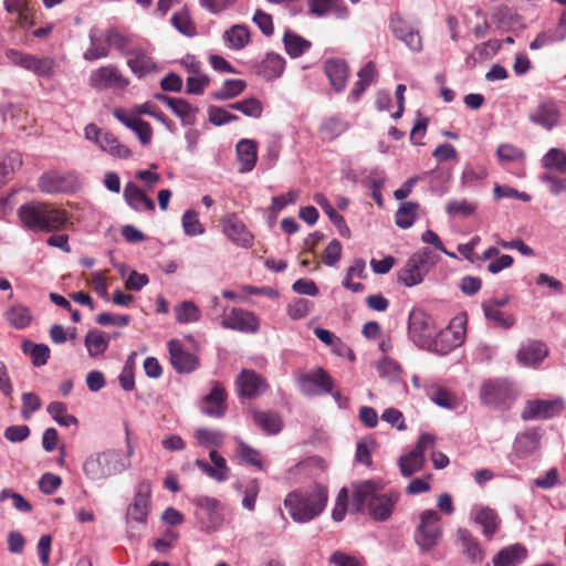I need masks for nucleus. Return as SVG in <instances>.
Masks as SVG:
<instances>
[{"mask_svg": "<svg viewBox=\"0 0 566 566\" xmlns=\"http://www.w3.org/2000/svg\"><path fill=\"white\" fill-rule=\"evenodd\" d=\"M132 452L129 448L126 453L109 449L91 454L83 463V471L93 481L120 474L129 468Z\"/></svg>", "mask_w": 566, "mask_h": 566, "instance_id": "nucleus-4", "label": "nucleus"}, {"mask_svg": "<svg viewBox=\"0 0 566 566\" xmlns=\"http://www.w3.org/2000/svg\"><path fill=\"white\" fill-rule=\"evenodd\" d=\"M377 370L381 378L388 379L389 381H398L401 378L402 369L400 365L388 357L378 361Z\"/></svg>", "mask_w": 566, "mask_h": 566, "instance_id": "nucleus-54", "label": "nucleus"}, {"mask_svg": "<svg viewBox=\"0 0 566 566\" xmlns=\"http://www.w3.org/2000/svg\"><path fill=\"white\" fill-rule=\"evenodd\" d=\"M358 81L354 84L350 91L349 98L357 102L366 88L376 81L377 70L374 62H368L358 72Z\"/></svg>", "mask_w": 566, "mask_h": 566, "instance_id": "nucleus-32", "label": "nucleus"}, {"mask_svg": "<svg viewBox=\"0 0 566 566\" xmlns=\"http://www.w3.org/2000/svg\"><path fill=\"white\" fill-rule=\"evenodd\" d=\"M247 88V83L243 80L231 78L227 80L220 90L211 93V97L216 101H226L240 95Z\"/></svg>", "mask_w": 566, "mask_h": 566, "instance_id": "nucleus-42", "label": "nucleus"}, {"mask_svg": "<svg viewBox=\"0 0 566 566\" xmlns=\"http://www.w3.org/2000/svg\"><path fill=\"white\" fill-rule=\"evenodd\" d=\"M530 120L547 130L556 127L560 120L557 103L552 99L543 101L531 112Z\"/></svg>", "mask_w": 566, "mask_h": 566, "instance_id": "nucleus-18", "label": "nucleus"}, {"mask_svg": "<svg viewBox=\"0 0 566 566\" xmlns=\"http://www.w3.org/2000/svg\"><path fill=\"white\" fill-rule=\"evenodd\" d=\"M327 500V488L317 484L310 491L290 492L284 499V506L294 522L306 523L324 511Z\"/></svg>", "mask_w": 566, "mask_h": 566, "instance_id": "nucleus-3", "label": "nucleus"}, {"mask_svg": "<svg viewBox=\"0 0 566 566\" xmlns=\"http://www.w3.org/2000/svg\"><path fill=\"white\" fill-rule=\"evenodd\" d=\"M227 391L218 381L212 384L211 391L202 398L201 411L214 418H221L227 411Z\"/></svg>", "mask_w": 566, "mask_h": 566, "instance_id": "nucleus-17", "label": "nucleus"}, {"mask_svg": "<svg viewBox=\"0 0 566 566\" xmlns=\"http://www.w3.org/2000/svg\"><path fill=\"white\" fill-rule=\"evenodd\" d=\"M344 124L337 118L326 119L319 127L321 136L324 140H333L344 132Z\"/></svg>", "mask_w": 566, "mask_h": 566, "instance_id": "nucleus-58", "label": "nucleus"}, {"mask_svg": "<svg viewBox=\"0 0 566 566\" xmlns=\"http://www.w3.org/2000/svg\"><path fill=\"white\" fill-rule=\"evenodd\" d=\"M88 85L96 91H124L129 85V80L115 65L109 64L92 71Z\"/></svg>", "mask_w": 566, "mask_h": 566, "instance_id": "nucleus-10", "label": "nucleus"}, {"mask_svg": "<svg viewBox=\"0 0 566 566\" xmlns=\"http://www.w3.org/2000/svg\"><path fill=\"white\" fill-rule=\"evenodd\" d=\"M426 459L423 454H419L415 451H410L408 454L400 457L399 469L401 475L409 478L412 474L422 470Z\"/></svg>", "mask_w": 566, "mask_h": 566, "instance_id": "nucleus-41", "label": "nucleus"}, {"mask_svg": "<svg viewBox=\"0 0 566 566\" xmlns=\"http://www.w3.org/2000/svg\"><path fill=\"white\" fill-rule=\"evenodd\" d=\"M126 203L135 211H155V202L136 184L128 182L124 188Z\"/></svg>", "mask_w": 566, "mask_h": 566, "instance_id": "nucleus-24", "label": "nucleus"}, {"mask_svg": "<svg viewBox=\"0 0 566 566\" xmlns=\"http://www.w3.org/2000/svg\"><path fill=\"white\" fill-rule=\"evenodd\" d=\"M438 261L437 255L428 248L413 253L398 273V282L407 287L422 282L424 274Z\"/></svg>", "mask_w": 566, "mask_h": 566, "instance_id": "nucleus-6", "label": "nucleus"}, {"mask_svg": "<svg viewBox=\"0 0 566 566\" xmlns=\"http://www.w3.org/2000/svg\"><path fill=\"white\" fill-rule=\"evenodd\" d=\"M22 226L34 232H55L65 229L70 223L66 210L46 201H30L18 209Z\"/></svg>", "mask_w": 566, "mask_h": 566, "instance_id": "nucleus-2", "label": "nucleus"}, {"mask_svg": "<svg viewBox=\"0 0 566 566\" xmlns=\"http://www.w3.org/2000/svg\"><path fill=\"white\" fill-rule=\"evenodd\" d=\"M98 147L111 156L118 157L120 159H127L132 155L129 148L123 145L117 137L108 132H105L102 135Z\"/></svg>", "mask_w": 566, "mask_h": 566, "instance_id": "nucleus-39", "label": "nucleus"}, {"mask_svg": "<svg viewBox=\"0 0 566 566\" xmlns=\"http://www.w3.org/2000/svg\"><path fill=\"white\" fill-rule=\"evenodd\" d=\"M382 486L374 481H363L353 491V507L357 513L366 512L374 521H388L400 499L397 491L380 492Z\"/></svg>", "mask_w": 566, "mask_h": 566, "instance_id": "nucleus-1", "label": "nucleus"}, {"mask_svg": "<svg viewBox=\"0 0 566 566\" xmlns=\"http://www.w3.org/2000/svg\"><path fill=\"white\" fill-rule=\"evenodd\" d=\"M482 308L486 319L493 322L496 326L510 328L515 323L513 315L503 313L494 305L482 304Z\"/></svg>", "mask_w": 566, "mask_h": 566, "instance_id": "nucleus-51", "label": "nucleus"}, {"mask_svg": "<svg viewBox=\"0 0 566 566\" xmlns=\"http://www.w3.org/2000/svg\"><path fill=\"white\" fill-rule=\"evenodd\" d=\"M41 408V400L34 392H24L22 395V409L21 416L23 419H29L32 413Z\"/></svg>", "mask_w": 566, "mask_h": 566, "instance_id": "nucleus-63", "label": "nucleus"}, {"mask_svg": "<svg viewBox=\"0 0 566 566\" xmlns=\"http://www.w3.org/2000/svg\"><path fill=\"white\" fill-rule=\"evenodd\" d=\"M538 448V437L535 431H526L518 434L514 442V450L517 455L526 457Z\"/></svg>", "mask_w": 566, "mask_h": 566, "instance_id": "nucleus-43", "label": "nucleus"}, {"mask_svg": "<svg viewBox=\"0 0 566 566\" xmlns=\"http://www.w3.org/2000/svg\"><path fill=\"white\" fill-rule=\"evenodd\" d=\"M474 521L482 526L483 535L489 539L499 531L501 518L495 510L488 506H479L473 511Z\"/></svg>", "mask_w": 566, "mask_h": 566, "instance_id": "nucleus-27", "label": "nucleus"}, {"mask_svg": "<svg viewBox=\"0 0 566 566\" xmlns=\"http://www.w3.org/2000/svg\"><path fill=\"white\" fill-rule=\"evenodd\" d=\"M238 159L241 164L240 171H251L258 159V145L252 139H242L237 144L235 147Z\"/></svg>", "mask_w": 566, "mask_h": 566, "instance_id": "nucleus-30", "label": "nucleus"}, {"mask_svg": "<svg viewBox=\"0 0 566 566\" xmlns=\"http://www.w3.org/2000/svg\"><path fill=\"white\" fill-rule=\"evenodd\" d=\"M527 556L526 548L521 544L510 545L501 549L492 559L493 566H517Z\"/></svg>", "mask_w": 566, "mask_h": 566, "instance_id": "nucleus-29", "label": "nucleus"}, {"mask_svg": "<svg viewBox=\"0 0 566 566\" xmlns=\"http://www.w3.org/2000/svg\"><path fill=\"white\" fill-rule=\"evenodd\" d=\"M113 115L123 125L130 128L143 145H148L153 139V128L148 122L138 116H133L124 108H115Z\"/></svg>", "mask_w": 566, "mask_h": 566, "instance_id": "nucleus-19", "label": "nucleus"}, {"mask_svg": "<svg viewBox=\"0 0 566 566\" xmlns=\"http://www.w3.org/2000/svg\"><path fill=\"white\" fill-rule=\"evenodd\" d=\"M6 316L10 324L19 329L25 328L32 318L30 310L23 305H13Z\"/></svg>", "mask_w": 566, "mask_h": 566, "instance_id": "nucleus-48", "label": "nucleus"}, {"mask_svg": "<svg viewBox=\"0 0 566 566\" xmlns=\"http://www.w3.org/2000/svg\"><path fill=\"white\" fill-rule=\"evenodd\" d=\"M324 72L335 91L342 92L346 87L349 69L345 60L337 57L326 60Z\"/></svg>", "mask_w": 566, "mask_h": 566, "instance_id": "nucleus-22", "label": "nucleus"}, {"mask_svg": "<svg viewBox=\"0 0 566 566\" xmlns=\"http://www.w3.org/2000/svg\"><path fill=\"white\" fill-rule=\"evenodd\" d=\"M389 28L394 36L403 42L409 50L413 52L422 50V39L419 31L400 14L395 13L390 17Z\"/></svg>", "mask_w": 566, "mask_h": 566, "instance_id": "nucleus-12", "label": "nucleus"}, {"mask_svg": "<svg viewBox=\"0 0 566 566\" xmlns=\"http://www.w3.org/2000/svg\"><path fill=\"white\" fill-rule=\"evenodd\" d=\"M476 207L469 202L468 200H451L446 206V211L448 214H460L463 217H469L474 213Z\"/></svg>", "mask_w": 566, "mask_h": 566, "instance_id": "nucleus-62", "label": "nucleus"}, {"mask_svg": "<svg viewBox=\"0 0 566 566\" xmlns=\"http://www.w3.org/2000/svg\"><path fill=\"white\" fill-rule=\"evenodd\" d=\"M151 484L149 481L138 483L134 501L129 505L127 516L135 522L145 523L150 511Z\"/></svg>", "mask_w": 566, "mask_h": 566, "instance_id": "nucleus-16", "label": "nucleus"}, {"mask_svg": "<svg viewBox=\"0 0 566 566\" xmlns=\"http://www.w3.org/2000/svg\"><path fill=\"white\" fill-rule=\"evenodd\" d=\"M543 166L566 174V153L558 148H552L543 157Z\"/></svg>", "mask_w": 566, "mask_h": 566, "instance_id": "nucleus-52", "label": "nucleus"}, {"mask_svg": "<svg viewBox=\"0 0 566 566\" xmlns=\"http://www.w3.org/2000/svg\"><path fill=\"white\" fill-rule=\"evenodd\" d=\"M168 349L171 365L178 373H190L197 368L198 358L186 350L180 340L171 339L168 343Z\"/></svg>", "mask_w": 566, "mask_h": 566, "instance_id": "nucleus-20", "label": "nucleus"}, {"mask_svg": "<svg viewBox=\"0 0 566 566\" xmlns=\"http://www.w3.org/2000/svg\"><path fill=\"white\" fill-rule=\"evenodd\" d=\"M223 233L234 244L251 248L254 237L235 213H228L221 219Z\"/></svg>", "mask_w": 566, "mask_h": 566, "instance_id": "nucleus-14", "label": "nucleus"}, {"mask_svg": "<svg viewBox=\"0 0 566 566\" xmlns=\"http://www.w3.org/2000/svg\"><path fill=\"white\" fill-rule=\"evenodd\" d=\"M171 23L181 34L188 38H193L197 34V27L185 10L175 12L171 17Z\"/></svg>", "mask_w": 566, "mask_h": 566, "instance_id": "nucleus-49", "label": "nucleus"}, {"mask_svg": "<svg viewBox=\"0 0 566 566\" xmlns=\"http://www.w3.org/2000/svg\"><path fill=\"white\" fill-rule=\"evenodd\" d=\"M170 109L172 113L180 118L182 125L190 126L196 123V115L198 113V108L192 106L189 102L184 98H177L176 102L171 105Z\"/></svg>", "mask_w": 566, "mask_h": 566, "instance_id": "nucleus-46", "label": "nucleus"}, {"mask_svg": "<svg viewBox=\"0 0 566 566\" xmlns=\"http://www.w3.org/2000/svg\"><path fill=\"white\" fill-rule=\"evenodd\" d=\"M300 382L303 390L308 394L312 391L307 389V385H314L317 388L316 394H331L334 388L333 378L322 367H317L312 373L302 374L300 376Z\"/></svg>", "mask_w": 566, "mask_h": 566, "instance_id": "nucleus-23", "label": "nucleus"}, {"mask_svg": "<svg viewBox=\"0 0 566 566\" xmlns=\"http://www.w3.org/2000/svg\"><path fill=\"white\" fill-rule=\"evenodd\" d=\"M108 336L98 329L88 331L84 338L85 347L92 358L103 355L108 348Z\"/></svg>", "mask_w": 566, "mask_h": 566, "instance_id": "nucleus-35", "label": "nucleus"}, {"mask_svg": "<svg viewBox=\"0 0 566 566\" xmlns=\"http://www.w3.org/2000/svg\"><path fill=\"white\" fill-rule=\"evenodd\" d=\"M457 541L461 545L463 553L473 562L480 563L484 558V552L473 536V534L467 528H459L457 531Z\"/></svg>", "mask_w": 566, "mask_h": 566, "instance_id": "nucleus-28", "label": "nucleus"}, {"mask_svg": "<svg viewBox=\"0 0 566 566\" xmlns=\"http://www.w3.org/2000/svg\"><path fill=\"white\" fill-rule=\"evenodd\" d=\"M563 409L564 401L560 398L530 400L526 402L521 417L524 420L551 419L558 416Z\"/></svg>", "mask_w": 566, "mask_h": 566, "instance_id": "nucleus-13", "label": "nucleus"}, {"mask_svg": "<svg viewBox=\"0 0 566 566\" xmlns=\"http://www.w3.org/2000/svg\"><path fill=\"white\" fill-rule=\"evenodd\" d=\"M408 332L418 347L430 348L437 334V326L428 313L413 308L409 314Z\"/></svg>", "mask_w": 566, "mask_h": 566, "instance_id": "nucleus-7", "label": "nucleus"}, {"mask_svg": "<svg viewBox=\"0 0 566 566\" xmlns=\"http://www.w3.org/2000/svg\"><path fill=\"white\" fill-rule=\"evenodd\" d=\"M6 56L12 64L31 71L40 77L51 78L55 73L56 63L50 56L40 57L14 49H9Z\"/></svg>", "mask_w": 566, "mask_h": 566, "instance_id": "nucleus-9", "label": "nucleus"}, {"mask_svg": "<svg viewBox=\"0 0 566 566\" xmlns=\"http://www.w3.org/2000/svg\"><path fill=\"white\" fill-rule=\"evenodd\" d=\"M109 53L108 44H103L101 40L91 36V46L84 52L83 57L86 61H96L106 57Z\"/></svg>", "mask_w": 566, "mask_h": 566, "instance_id": "nucleus-61", "label": "nucleus"}, {"mask_svg": "<svg viewBox=\"0 0 566 566\" xmlns=\"http://www.w3.org/2000/svg\"><path fill=\"white\" fill-rule=\"evenodd\" d=\"M209 120L216 126L238 120V116L229 113L222 107L211 105L208 108Z\"/></svg>", "mask_w": 566, "mask_h": 566, "instance_id": "nucleus-60", "label": "nucleus"}, {"mask_svg": "<svg viewBox=\"0 0 566 566\" xmlns=\"http://www.w3.org/2000/svg\"><path fill=\"white\" fill-rule=\"evenodd\" d=\"M314 200L328 216L329 220L337 227L339 234L348 239L350 237V230L347 227L344 217L334 209L328 199L323 193H316L314 196Z\"/></svg>", "mask_w": 566, "mask_h": 566, "instance_id": "nucleus-34", "label": "nucleus"}, {"mask_svg": "<svg viewBox=\"0 0 566 566\" xmlns=\"http://www.w3.org/2000/svg\"><path fill=\"white\" fill-rule=\"evenodd\" d=\"M285 59L280 54L269 53L258 65V74L268 81L277 78L285 69Z\"/></svg>", "mask_w": 566, "mask_h": 566, "instance_id": "nucleus-31", "label": "nucleus"}, {"mask_svg": "<svg viewBox=\"0 0 566 566\" xmlns=\"http://www.w3.org/2000/svg\"><path fill=\"white\" fill-rule=\"evenodd\" d=\"M465 325L467 321L463 316L454 317L446 328L440 332L437 331L430 349L440 355H446L459 347L465 337Z\"/></svg>", "mask_w": 566, "mask_h": 566, "instance_id": "nucleus-8", "label": "nucleus"}, {"mask_svg": "<svg viewBox=\"0 0 566 566\" xmlns=\"http://www.w3.org/2000/svg\"><path fill=\"white\" fill-rule=\"evenodd\" d=\"M283 43L286 53L292 59L300 57L312 46L310 41L289 30L283 35Z\"/></svg>", "mask_w": 566, "mask_h": 566, "instance_id": "nucleus-38", "label": "nucleus"}, {"mask_svg": "<svg viewBox=\"0 0 566 566\" xmlns=\"http://www.w3.org/2000/svg\"><path fill=\"white\" fill-rule=\"evenodd\" d=\"M223 40L232 50H242L251 41L250 29L245 24H235L224 31Z\"/></svg>", "mask_w": 566, "mask_h": 566, "instance_id": "nucleus-33", "label": "nucleus"}, {"mask_svg": "<svg viewBox=\"0 0 566 566\" xmlns=\"http://www.w3.org/2000/svg\"><path fill=\"white\" fill-rule=\"evenodd\" d=\"M342 256V244L337 239H333L325 248L322 259L328 266H334Z\"/></svg>", "mask_w": 566, "mask_h": 566, "instance_id": "nucleus-64", "label": "nucleus"}, {"mask_svg": "<svg viewBox=\"0 0 566 566\" xmlns=\"http://www.w3.org/2000/svg\"><path fill=\"white\" fill-rule=\"evenodd\" d=\"M195 439L201 447H219L222 443L223 436L218 430L199 428L195 432Z\"/></svg>", "mask_w": 566, "mask_h": 566, "instance_id": "nucleus-55", "label": "nucleus"}, {"mask_svg": "<svg viewBox=\"0 0 566 566\" xmlns=\"http://www.w3.org/2000/svg\"><path fill=\"white\" fill-rule=\"evenodd\" d=\"M442 537L441 516L434 510H424L419 514L413 538L422 553L430 552Z\"/></svg>", "mask_w": 566, "mask_h": 566, "instance_id": "nucleus-5", "label": "nucleus"}, {"mask_svg": "<svg viewBox=\"0 0 566 566\" xmlns=\"http://www.w3.org/2000/svg\"><path fill=\"white\" fill-rule=\"evenodd\" d=\"M513 385L506 379H491L485 381L480 390L483 403L492 407L509 405L515 398Z\"/></svg>", "mask_w": 566, "mask_h": 566, "instance_id": "nucleus-11", "label": "nucleus"}, {"mask_svg": "<svg viewBox=\"0 0 566 566\" xmlns=\"http://www.w3.org/2000/svg\"><path fill=\"white\" fill-rule=\"evenodd\" d=\"M230 108L239 111L245 116L259 118L263 112V104L255 97H249L230 104Z\"/></svg>", "mask_w": 566, "mask_h": 566, "instance_id": "nucleus-50", "label": "nucleus"}, {"mask_svg": "<svg viewBox=\"0 0 566 566\" xmlns=\"http://www.w3.org/2000/svg\"><path fill=\"white\" fill-rule=\"evenodd\" d=\"M420 206L413 201H405L400 203L398 210L395 213V222L401 229L410 228L416 218Z\"/></svg>", "mask_w": 566, "mask_h": 566, "instance_id": "nucleus-40", "label": "nucleus"}, {"mask_svg": "<svg viewBox=\"0 0 566 566\" xmlns=\"http://www.w3.org/2000/svg\"><path fill=\"white\" fill-rule=\"evenodd\" d=\"M548 353L545 343L531 340L518 350L517 360L524 366H537L548 356Z\"/></svg>", "mask_w": 566, "mask_h": 566, "instance_id": "nucleus-25", "label": "nucleus"}, {"mask_svg": "<svg viewBox=\"0 0 566 566\" xmlns=\"http://www.w3.org/2000/svg\"><path fill=\"white\" fill-rule=\"evenodd\" d=\"M201 312L195 303L184 301L175 307L176 321L181 324L193 323L200 319Z\"/></svg>", "mask_w": 566, "mask_h": 566, "instance_id": "nucleus-47", "label": "nucleus"}, {"mask_svg": "<svg viewBox=\"0 0 566 566\" xmlns=\"http://www.w3.org/2000/svg\"><path fill=\"white\" fill-rule=\"evenodd\" d=\"M253 420L268 434H276L283 427L280 415L274 411H254Z\"/></svg>", "mask_w": 566, "mask_h": 566, "instance_id": "nucleus-36", "label": "nucleus"}, {"mask_svg": "<svg viewBox=\"0 0 566 566\" xmlns=\"http://www.w3.org/2000/svg\"><path fill=\"white\" fill-rule=\"evenodd\" d=\"M182 228L187 235L196 237L205 233V228L195 210H187L182 216Z\"/></svg>", "mask_w": 566, "mask_h": 566, "instance_id": "nucleus-56", "label": "nucleus"}, {"mask_svg": "<svg viewBox=\"0 0 566 566\" xmlns=\"http://www.w3.org/2000/svg\"><path fill=\"white\" fill-rule=\"evenodd\" d=\"M105 42L109 46H113L114 49L118 50L124 55L127 50L133 49V35L120 32L116 28H111L106 31Z\"/></svg>", "mask_w": 566, "mask_h": 566, "instance_id": "nucleus-44", "label": "nucleus"}, {"mask_svg": "<svg viewBox=\"0 0 566 566\" xmlns=\"http://www.w3.org/2000/svg\"><path fill=\"white\" fill-rule=\"evenodd\" d=\"M430 399L438 406L453 409L457 407V399L448 389L437 387L430 395Z\"/></svg>", "mask_w": 566, "mask_h": 566, "instance_id": "nucleus-59", "label": "nucleus"}, {"mask_svg": "<svg viewBox=\"0 0 566 566\" xmlns=\"http://www.w3.org/2000/svg\"><path fill=\"white\" fill-rule=\"evenodd\" d=\"M38 186L45 193L63 192L69 188L66 177L56 171L43 174L39 179Z\"/></svg>", "mask_w": 566, "mask_h": 566, "instance_id": "nucleus-37", "label": "nucleus"}, {"mask_svg": "<svg viewBox=\"0 0 566 566\" xmlns=\"http://www.w3.org/2000/svg\"><path fill=\"white\" fill-rule=\"evenodd\" d=\"M125 55L130 56L127 61V65L130 71L138 77L150 73L155 70L156 64L150 56H148L142 48H133L127 50Z\"/></svg>", "mask_w": 566, "mask_h": 566, "instance_id": "nucleus-26", "label": "nucleus"}, {"mask_svg": "<svg viewBox=\"0 0 566 566\" xmlns=\"http://www.w3.org/2000/svg\"><path fill=\"white\" fill-rule=\"evenodd\" d=\"M238 457L247 464L253 465L259 470L263 469L262 461L260 459V452L241 440H238L237 448Z\"/></svg>", "mask_w": 566, "mask_h": 566, "instance_id": "nucleus-57", "label": "nucleus"}, {"mask_svg": "<svg viewBox=\"0 0 566 566\" xmlns=\"http://www.w3.org/2000/svg\"><path fill=\"white\" fill-rule=\"evenodd\" d=\"M67 408L64 402L53 401L48 406L50 416L61 426L69 427L75 424L77 419L66 412Z\"/></svg>", "mask_w": 566, "mask_h": 566, "instance_id": "nucleus-53", "label": "nucleus"}, {"mask_svg": "<svg viewBox=\"0 0 566 566\" xmlns=\"http://www.w3.org/2000/svg\"><path fill=\"white\" fill-rule=\"evenodd\" d=\"M22 352L30 355L32 364L34 366H43L50 358V348L44 344H34L31 340H24L22 343Z\"/></svg>", "mask_w": 566, "mask_h": 566, "instance_id": "nucleus-45", "label": "nucleus"}, {"mask_svg": "<svg viewBox=\"0 0 566 566\" xmlns=\"http://www.w3.org/2000/svg\"><path fill=\"white\" fill-rule=\"evenodd\" d=\"M237 385L240 396L255 398L265 392L269 388L266 381L254 370L243 369L238 376Z\"/></svg>", "mask_w": 566, "mask_h": 566, "instance_id": "nucleus-21", "label": "nucleus"}, {"mask_svg": "<svg viewBox=\"0 0 566 566\" xmlns=\"http://www.w3.org/2000/svg\"><path fill=\"white\" fill-rule=\"evenodd\" d=\"M221 325L224 328L242 333H255L260 327V322L252 312L242 308H233L229 314L224 315Z\"/></svg>", "mask_w": 566, "mask_h": 566, "instance_id": "nucleus-15", "label": "nucleus"}]
</instances>
